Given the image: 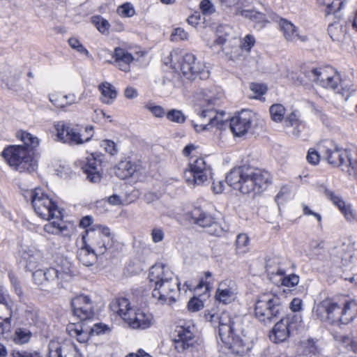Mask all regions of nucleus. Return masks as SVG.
Segmentation results:
<instances>
[{"instance_id":"1","label":"nucleus","mask_w":357,"mask_h":357,"mask_svg":"<svg viewBox=\"0 0 357 357\" xmlns=\"http://www.w3.org/2000/svg\"><path fill=\"white\" fill-rule=\"evenodd\" d=\"M206 319L216 327L218 324L219 337L233 354L243 356L250 349L247 339H243L242 319L240 317H231L228 312L206 315Z\"/></svg>"},{"instance_id":"2","label":"nucleus","mask_w":357,"mask_h":357,"mask_svg":"<svg viewBox=\"0 0 357 357\" xmlns=\"http://www.w3.org/2000/svg\"><path fill=\"white\" fill-rule=\"evenodd\" d=\"M271 181L267 171L245 165L232 169L226 176L227 184L243 194L258 193L266 189Z\"/></svg>"},{"instance_id":"3","label":"nucleus","mask_w":357,"mask_h":357,"mask_svg":"<svg viewBox=\"0 0 357 357\" xmlns=\"http://www.w3.org/2000/svg\"><path fill=\"white\" fill-rule=\"evenodd\" d=\"M318 149L327 162L335 167H342L349 175L357 169V147L344 149L331 140L318 144Z\"/></svg>"},{"instance_id":"4","label":"nucleus","mask_w":357,"mask_h":357,"mask_svg":"<svg viewBox=\"0 0 357 357\" xmlns=\"http://www.w3.org/2000/svg\"><path fill=\"white\" fill-rule=\"evenodd\" d=\"M109 307L132 329L145 330L150 328L154 323L153 317L151 313L131 307L130 303L126 298L114 300L110 303Z\"/></svg>"},{"instance_id":"5","label":"nucleus","mask_w":357,"mask_h":357,"mask_svg":"<svg viewBox=\"0 0 357 357\" xmlns=\"http://www.w3.org/2000/svg\"><path fill=\"white\" fill-rule=\"evenodd\" d=\"M170 57L172 67L176 70H179L185 79L194 80L197 77L201 79L209 77V70L205 63L197 61L193 54L173 50Z\"/></svg>"},{"instance_id":"6","label":"nucleus","mask_w":357,"mask_h":357,"mask_svg":"<svg viewBox=\"0 0 357 357\" xmlns=\"http://www.w3.org/2000/svg\"><path fill=\"white\" fill-rule=\"evenodd\" d=\"M1 154L9 165L20 172L31 173L38 167L33 153L26 150L23 145L8 146L4 149Z\"/></svg>"},{"instance_id":"7","label":"nucleus","mask_w":357,"mask_h":357,"mask_svg":"<svg viewBox=\"0 0 357 357\" xmlns=\"http://www.w3.org/2000/svg\"><path fill=\"white\" fill-rule=\"evenodd\" d=\"M282 311L280 296L273 292L259 294L255 302V316L260 321L267 323L278 317Z\"/></svg>"},{"instance_id":"8","label":"nucleus","mask_w":357,"mask_h":357,"mask_svg":"<svg viewBox=\"0 0 357 357\" xmlns=\"http://www.w3.org/2000/svg\"><path fill=\"white\" fill-rule=\"evenodd\" d=\"M58 140L69 144L79 145L90 141L94 134L93 127L87 126L84 128L76 126H70L64 121L54 123Z\"/></svg>"},{"instance_id":"9","label":"nucleus","mask_w":357,"mask_h":357,"mask_svg":"<svg viewBox=\"0 0 357 357\" xmlns=\"http://www.w3.org/2000/svg\"><path fill=\"white\" fill-rule=\"evenodd\" d=\"M30 197L36 213L41 218L50 220L63 218L61 208L42 188H35L31 191Z\"/></svg>"},{"instance_id":"10","label":"nucleus","mask_w":357,"mask_h":357,"mask_svg":"<svg viewBox=\"0 0 357 357\" xmlns=\"http://www.w3.org/2000/svg\"><path fill=\"white\" fill-rule=\"evenodd\" d=\"M82 241L99 255L104 254L113 243L109 228L102 225L86 230V234L82 236Z\"/></svg>"},{"instance_id":"11","label":"nucleus","mask_w":357,"mask_h":357,"mask_svg":"<svg viewBox=\"0 0 357 357\" xmlns=\"http://www.w3.org/2000/svg\"><path fill=\"white\" fill-rule=\"evenodd\" d=\"M181 290L180 282L177 278H174L153 286L152 296L159 304L172 305L175 303L178 292Z\"/></svg>"},{"instance_id":"12","label":"nucleus","mask_w":357,"mask_h":357,"mask_svg":"<svg viewBox=\"0 0 357 357\" xmlns=\"http://www.w3.org/2000/svg\"><path fill=\"white\" fill-rule=\"evenodd\" d=\"M211 176V166L202 158L196 159L190 165L189 169L185 172L186 182L192 185L204 184Z\"/></svg>"},{"instance_id":"13","label":"nucleus","mask_w":357,"mask_h":357,"mask_svg":"<svg viewBox=\"0 0 357 357\" xmlns=\"http://www.w3.org/2000/svg\"><path fill=\"white\" fill-rule=\"evenodd\" d=\"M332 75L328 76L321 87L333 90L340 94L347 100L357 90V86L351 81L342 79L340 73L333 68Z\"/></svg>"},{"instance_id":"14","label":"nucleus","mask_w":357,"mask_h":357,"mask_svg":"<svg viewBox=\"0 0 357 357\" xmlns=\"http://www.w3.org/2000/svg\"><path fill=\"white\" fill-rule=\"evenodd\" d=\"M301 321V318L298 315H294L291 317L288 316L281 319L273 327L270 335L271 339L275 342H282L286 340L291 331L298 328Z\"/></svg>"},{"instance_id":"15","label":"nucleus","mask_w":357,"mask_h":357,"mask_svg":"<svg viewBox=\"0 0 357 357\" xmlns=\"http://www.w3.org/2000/svg\"><path fill=\"white\" fill-rule=\"evenodd\" d=\"M192 218L195 224L205 228L206 231L211 235L220 236L227 230L211 214L201 211L198 208L195 209L192 212Z\"/></svg>"},{"instance_id":"16","label":"nucleus","mask_w":357,"mask_h":357,"mask_svg":"<svg viewBox=\"0 0 357 357\" xmlns=\"http://www.w3.org/2000/svg\"><path fill=\"white\" fill-rule=\"evenodd\" d=\"M315 313L321 320H329L332 323L340 322L341 306L333 299L326 298L317 305Z\"/></svg>"},{"instance_id":"17","label":"nucleus","mask_w":357,"mask_h":357,"mask_svg":"<svg viewBox=\"0 0 357 357\" xmlns=\"http://www.w3.org/2000/svg\"><path fill=\"white\" fill-rule=\"evenodd\" d=\"M73 314L80 320L91 319L93 315V307L88 296L79 295L71 301Z\"/></svg>"},{"instance_id":"18","label":"nucleus","mask_w":357,"mask_h":357,"mask_svg":"<svg viewBox=\"0 0 357 357\" xmlns=\"http://www.w3.org/2000/svg\"><path fill=\"white\" fill-rule=\"evenodd\" d=\"M252 113L250 111H242L232 117L230 121V128L234 136L245 135L251 128Z\"/></svg>"},{"instance_id":"19","label":"nucleus","mask_w":357,"mask_h":357,"mask_svg":"<svg viewBox=\"0 0 357 357\" xmlns=\"http://www.w3.org/2000/svg\"><path fill=\"white\" fill-rule=\"evenodd\" d=\"M321 190H323L326 197L338 208L348 222H355L357 221V214L352 209L351 204L346 203L340 197L335 195L333 191L325 186H321Z\"/></svg>"},{"instance_id":"20","label":"nucleus","mask_w":357,"mask_h":357,"mask_svg":"<svg viewBox=\"0 0 357 357\" xmlns=\"http://www.w3.org/2000/svg\"><path fill=\"white\" fill-rule=\"evenodd\" d=\"M87 179L91 183H98L101 180V161L93 154L88 157L81 166Z\"/></svg>"},{"instance_id":"21","label":"nucleus","mask_w":357,"mask_h":357,"mask_svg":"<svg viewBox=\"0 0 357 357\" xmlns=\"http://www.w3.org/2000/svg\"><path fill=\"white\" fill-rule=\"evenodd\" d=\"M174 278L176 277L170 268L163 264H155L150 268L149 273V279L153 287Z\"/></svg>"},{"instance_id":"22","label":"nucleus","mask_w":357,"mask_h":357,"mask_svg":"<svg viewBox=\"0 0 357 357\" xmlns=\"http://www.w3.org/2000/svg\"><path fill=\"white\" fill-rule=\"evenodd\" d=\"M174 337L176 347L188 349L195 342L194 326H177L174 331Z\"/></svg>"},{"instance_id":"23","label":"nucleus","mask_w":357,"mask_h":357,"mask_svg":"<svg viewBox=\"0 0 357 357\" xmlns=\"http://www.w3.org/2000/svg\"><path fill=\"white\" fill-rule=\"evenodd\" d=\"M144 173V168L140 160H123L118 165L116 174L121 178L142 174Z\"/></svg>"},{"instance_id":"24","label":"nucleus","mask_w":357,"mask_h":357,"mask_svg":"<svg viewBox=\"0 0 357 357\" xmlns=\"http://www.w3.org/2000/svg\"><path fill=\"white\" fill-rule=\"evenodd\" d=\"M278 24L287 41L296 43L298 40L302 42L307 40V37L300 35L298 28L290 21L284 18H279Z\"/></svg>"},{"instance_id":"25","label":"nucleus","mask_w":357,"mask_h":357,"mask_svg":"<svg viewBox=\"0 0 357 357\" xmlns=\"http://www.w3.org/2000/svg\"><path fill=\"white\" fill-rule=\"evenodd\" d=\"M199 96L200 105L208 109L219 105L222 98V92L216 87L202 89Z\"/></svg>"},{"instance_id":"26","label":"nucleus","mask_w":357,"mask_h":357,"mask_svg":"<svg viewBox=\"0 0 357 357\" xmlns=\"http://www.w3.org/2000/svg\"><path fill=\"white\" fill-rule=\"evenodd\" d=\"M236 291L235 283L231 280H226L219 284L215 298L220 302L228 303L234 298Z\"/></svg>"},{"instance_id":"27","label":"nucleus","mask_w":357,"mask_h":357,"mask_svg":"<svg viewBox=\"0 0 357 357\" xmlns=\"http://www.w3.org/2000/svg\"><path fill=\"white\" fill-rule=\"evenodd\" d=\"M49 100L56 107L65 109L79 103L80 98H77L74 93H68L64 95L60 93H54L49 95Z\"/></svg>"},{"instance_id":"28","label":"nucleus","mask_w":357,"mask_h":357,"mask_svg":"<svg viewBox=\"0 0 357 357\" xmlns=\"http://www.w3.org/2000/svg\"><path fill=\"white\" fill-rule=\"evenodd\" d=\"M115 59L116 66L122 71H130V65L132 62L134 58L132 55L121 47H116L112 56Z\"/></svg>"},{"instance_id":"29","label":"nucleus","mask_w":357,"mask_h":357,"mask_svg":"<svg viewBox=\"0 0 357 357\" xmlns=\"http://www.w3.org/2000/svg\"><path fill=\"white\" fill-rule=\"evenodd\" d=\"M54 268L58 270L61 281H68L73 275L71 262L66 258H59Z\"/></svg>"},{"instance_id":"30","label":"nucleus","mask_w":357,"mask_h":357,"mask_svg":"<svg viewBox=\"0 0 357 357\" xmlns=\"http://www.w3.org/2000/svg\"><path fill=\"white\" fill-rule=\"evenodd\" d=\"M98 89L101 93L100 100L105 104H112L117 96V91L115 87L107 82L101 83Z\"/></svg>"},{"instance_id":"31","label":"nucleus","mask_w":357,"mask_h":357,"mask_svg":"<svg viewBox=\"0 0 357 357\" xmlns=\"http://www.w3.org/2000/svg\"><path fill=\"white\" fill-rule=\"evenodd\" d=\"M215 112H213L211 109H203L201 113L199 114V116L201 118H206L208 117L209 119V126L210 128L215 126L218 128H221V127L223 126L225 121H227V119H224V112L220 113H215V115L213 114Z\"/></svg>"},{"instance_id":"32","label":"nucleus","mask_w":357,"mask_h":357,"mask_svg":"<svg viewBox=\"0 0 357 357\" xmlns=\"http://www.w3.org/2000/svg\"><path fill=\"white\" fill-rule=\"evenodd\" d=\"M357 316V303L351 301L341 307V319L340 322L347 324L351 321Z\"/></svg>"},{"instance_id":"33","label":"nucleus","mask_w":357,"mask_h":357,"mask_svg":"<svg viewBox=\"0 0 357 357\" xmlns=\"http://www.w3.org/2000/svg\"><path fill=\"white\" fill-rule=\"evenodd\" d=\"M98 255L99 254L84 244V246L78 250L77 258L84 266H91L96 261Z\"/></svg>"},{"instance_id":"34","label":"nucleus","mask_w":357,"mask_h":357,"mask_svg":"<svg viewBox=\"0 0 357 357\" xmlns=\"http://www.w3.org/2000/svg\"><path fill=\"white\" fill-rule=\"evenodd\" d=\"M328 32L333 41L342 43L346 33L344 23L340 21H337L329 24L328 27Z\"/></svg>"},{"instance_id":"35","label":"nucleus","mask_w":357,"mask_h":357,"mask_svg":"<svg viewBox=\"0 0 357 357\" xmlns=\"http://www.w3.org/2000/svg\"><path fill=\"white\" fill-rule=\"evenodd\" d=\"M333 69V68L331 66L313 68L310 73V77L313 82L321 86L328 76L332 75Z\"/></svg>"},{"instance_id":"36","label":"nucleus","mask_w":357,"mask_h":357,"mask_svg":"<svg viewBox=\"0 0 357 357\" xmlns=\"http://www.w3.org/2000/svg\"><path fill=\"white\" fill-rule=\"evenodd\" d=\"M17 137L24 143V146L30 153H32V151L38 147L40 143L37 137L26 131H19Z\"/></svg>"},{"instance_id":"37","label":"nucleus","mask_w":357,"mask_h":357,"mask_svg":"<svg viewBox=\"0 0 357 357\" xmlns=\"http://www.w3.org/2000/svg\"><path fill=\"white\" fill-rule=\"evenodd\" d=\"M66 331L70 336L75 337L79 342L84 343L89 339L88 333L83 331L82 325L79 323L68 324Z\"/></svg>"},{"instance_id":"38","label":"nucleus","mask_w":357,"mask_h":357,"mask_svg":"<svg viewBox=\"0 0 357 357\" xmlns=\"http://www.w3.org/2000/svg\"><path fill=\"white\" fill-rule=\"evenodd\" d=\"M8 301L9 296L3 287L0 286V319L6 320L11 317L12 311Z\"/></svg>"},{"instance_id":"39","label":"nucleus","mask_w":357,"mask_h":357,"mask_svg":"<svg viewBox=\"0 0 357 357\" xmlns=\"http://www.w3.org/2000/svg\"><path fill=\"white\" fill-rule=\"evenodd\" d=\"M61 219H57L58 221H53L52 222L47 223L44 226V230L45 232L54 235L63 234L67 235L66 231H68L67 225Z\"/></svg>"},{"instance_id":"40","label":"nucleus","mask_w":357,"mask_h":357,"mask_svg":"<svg viewBox=\"0 0 357 357\" xmlns=\"http://www.w3.org/2000/svg\"><path fill=\"white\" fill-rule=\"evenodd\" d=\"M320 6H325L324 10L326 15L334 13L340 10L346 0H317Z\"/></svg>"},{"instance_id":"41","label":"nucleus","mask_w":357,"mask_h":357,"mask_svg":"<svg viewBox=\"0 0 357 357\" xmlns=\"http://www.w3.org/2000/svg\"><path fill=\"white\" fill-rule=\"evenodd\" d=\"M32 336V333L27 328H17L13 334L11 339L17 344L27 343Z\"/></svg>"},{"instance_id":"42","label":"nucleus","mask_w":357,"mask_h":357,"mask_svg":"<svg viewBox=\"0 0 357 357\" xmlns=\"http://www.w3.org/2000/svg\"><path fill=\"white\" fill-rule=\"evenodd\" d=\"M269 112L271 119L279 123L284 119L286 109L282 104H273L270 107Z\"/></svg>"},{"instance_id":"43","label":"nucleus","mask_w":357,"mask_h":357,"mask_svg":"<svg viewBox=\"0 0 357 357\" xmlns=\"http://www.w3.org/2000/svg\"><path fill=\"white\" fill-rule=\"evenodd\" d=\"M250 238L245 234H240L236 240V250L238 255L246 253L249 250Z\"/></svg>"},{"instance_id":"44","label":"nucleus","mask_w":357,"mask_h":357,"mask_svg":"<svg viewBox=\"0 0 357 357\" xmlns=\"http://www.w3.org/2000/svg\"><path fill=\"white\" fill-rule=\"evenodd\" d=\"M67 349L58 342H52L49 344L48 357H67Z\"/></svg>"},{"instance_id":"45","label":"nucleus","mask_w":357,"mask_h":357,"mask_svg":"<svg viewBox=\"0 0 357 357\" xmlns=\"http://www.w3.org/2000/svg\"><path fill=\"white\" fill-rule=\"evenodd\" d=\"M165 116L169 121L179 124L183 123L186 119L183 112L176 109H170L169 112H166Z\"/></svg>"},{"instance_id":"46","label":"nucleus","mask_w":357,"mask_h":357,"mask_svg":"<svg viewBox=\"0 0 357 357\" xmlns=\"http://www.w3.org/2000/svg\"><path fill=\"white\" fill-rule=\"evenodd\" d=\"M144 107L156 118H163L166 116L165 109L162 106L157 105L152 101L147 102Z\"/></svg>"},{"instance_id":"47","label":"nucleus","mask_w":357,"mask_h":357,"mask_svg":"<svg viewBox=\"0 0 357 357\" xmlns=\"http://www.w3.org/2000/svg\"><path fill=\"white\" fill-rule=\"evenodd\" d=\"M58 270H55L54 267L44 270L45 274L46 280L47 282H56L58 287L61 286L63 281L59 280V275L58 274Z\"/></svg>"},{"instance_id":"48","label":"nucleus","mask_w":357,"mask_h":357,"mask_svg":"<svg viewBox=\"0 0 357 357\" xmlns=\"http://www.w3.org/2000/svg\"><path fill=\"white\" fill-rule=\"evenodd\" d=\"M92 22L98 30L102 33L108 31L110 26L107 20L100 16H94L92 18Z\"/></svg>"},{"instance_id":"49","label":"nucleus","mask_w":357,"mask_h":357,"mask_svg":"<svg viewBox=\"0 0 357 357\" xmlns=\"http://www.w3.org/2000/svg\"><path fill=\"white\" fill-rule=\"evenodd\" d=\"M24 259L29 264L37 263L42 259V253L37 250H29L24 254Z\"/></svg>"},{"instance_id":"50","label":"nucleus","mask_w":357,"mask_h":357,"mask_svg":"<svg viewBox=\"0 0 357 357\" xmlns=\"http://www.w3.org/2000/svg\"><path fill=\"white\" fill-rule=\"evenodd\" d=\"M68 44L71 48L74 49L77 52L89 55V51L82 45L78 39L76 38H70L68 39Z\"/></svg>"},{"instance_id":"51","label":"nucleus","mask_w":357,"mask_h":357,"mask_svg":"<svg viewBox=\"0 0 357 357\" xmlns=\"http://www.w3.org/2000/svg\"><path fill=\"white\" fill-rule=\"evenodd\" d=\"M294 126H303V123L299 121L295 112L289 114L285 119V127L287 129Z\"/></svg>"},{"instance_id":"52","label":"nucleus","mask_w":357,"mask_h":357,"mask_svg":"<svg viewBox=\"0 0 357 357\" xmlns=\"http://www.w3.org/2000/svg\"><path fill=\"white\" fill-rule=\"evenodd\" d=\"M118 13L123 17H131L135 14L134 7L131 3H126L119 6Z\"/></svg>"},{"instance_id":"53","label":"nucleus","mask_w":357,"mask_h":357,"mask_svg":"<svg viewBox=\"0 0 357 357\" xmlns=\"http://www.w3.org/2000/svg\"><path fill=\"white\" fill-rule=\"evenodd\" d=\"M204 307V303L199 298L193 297L188 303V308L191 312H197Z\"/></svg>"},{"instance_id":"54","label":"nucleus","mask_w":357,"mask_h":357,"mask_svg":"<svg viewBox=\"0 0 357 357\" xmlns=\"http://www.w3.org/2000/svg\"><path fill=\"white\" fill-rule=\"evenodd\" d=\"M151 236L152 241L155 243H158L163 241L165 232L160 227H154L151 231Z\"/></svg>"},{"instance_id":"55","label":"nucleus","mask_w":357,"mask_h":357,"mask_svg":"<svg viewBox=\"0 0 357 357\" xmlns=\"http://www.w3.org/2000/svg\"><path fill=\"white\" fill-rule=\"evenodd\" d=\"M299 282V277L295 274H291L285 276L282 280V284L287 287H292L297 285Z\"/></svg>"},{"instance_id":"56","label":"nucleus","mask_w":357,"mask_h":357,"mask_svg":"<svg viewBox=\"0 0 357 357\" xmlns=\"http://www.w3.org/2000/svg\"><path fill=\"white\" fill-rule=\"evenodd\" d=\"M188 33L182 28H176L171 35L172 41H179L188 39Z\"/></svg>"},{"instance_id":"57","label":"nucleus","mask_w":357,"mask_h":357,"mask_svg":"<svg viewBox=\"0 0 357 357\" xmlns=\"http://www.w3.org/2000/svg\"><path fill=\"white\" fill-rule=\"evenodd\" d=\"M319 153L318 149L317 150L312 148L310 149L306 157L307 162L312 165L318 164L320 160Z\"/></svg>"},{"instance_id":"58","label":"nucleus","mask_w":357,"mask_h":357,"mask_svg":"<svg viewBox=\"0 0 357 357\" xmlns=\"http://www.w3.org/2000/svg\"><path fill=\"white\" fill-rule=\"evenodd\" d=\"M200 9L206 15H211L215 10L213 4L209 0H202L200 3Z\"/></svg>"},{"instance_id":"59","label":"nucleus","mask_w":357,"mask_h":357,"mask_svg":"<svg viewBox=\"0 0 357 357\" xmlns=\"http://www.w3.org/2000/svg\"><path fill=\"white\" fill-rule=\"evenodd\" d=\"M250 90L255 94V98L264 95L267 91V87L265 85L258 83H252L250 86Z\"/></svg>"},{"instance_id":"60","label":"nucleus","mask_w":357,"mask_h":357,"mask_svg":"<svg viewBox=\"0 0 357 357\" xmlns=\"http://www.w3.org/2000/svg\"><path fill=\"white\" fill-rule=\"evenodd\" d=\"M101 146L110 155H114L117 153L116 144L113 141L105 139L101 142Z\"/></svg>"},{"instance_id":"61","label":"nucleus","mask_w":357,"mask_h":357,"mask_svg":"<svg viewBox=\"0 0 357 357\" xmlns=\"http://www.w3.org/2000/svg\"><path fill=\"white\" fill-rule=\"evenodd\" d=\"M33 280L36 284L43 285L47 282L44 270L38 269L33 272Z\"/></svg>"},{"instance_id":"62","label":"nucleus","mask_w":357,"mask_h":357,"mask_svg":"<svg viewBox=\"0 0 357 357\" xmlns=\"http://www.w3.org/2000/svg\"><path fill=\"white\" fill-rule=\"evenodd\" d=\"M240 14L241 15H242L243 17H245L246 18H249L252 20H257V19H263L264 18V15L260 13H257L255 11H253V10H242L241 12H240Z\"/></svg>"},{"instance_id":"63","label":"nucleus","mask_w":357,"mask_h":357,"mask_svg":"<svg viewBox=\"0 0 357 357\" xmlns=\"http://www.w3.org/2000/svg\"><path fill=\"white\" fill-rule=\"evenodd\" d=\"M255 43V38L251 35H247L241 43V48L249 52Z\"/></svg>"},{"instance_id":"64","label":"nucleus","mask_w":357,"mask_h":357,"mask_svg":"<svg viewBox=\"0 0 357 357\" xmlns=\"http://www.w3.org/2000/svg\"><path fill=\"white\" fill-rule=\"evenodd\" d=\"M13 357H40L37 353H29L24 351L14 350L12 353Z\"/></svg>"}]
</instances>
